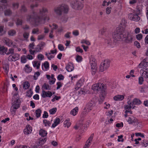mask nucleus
<instances>
[{"label":"nucleus","instance_id":"obj_1","mask_svg":"<svg viewBox=\"0 0 148 148\" xmlns=\"http://www.w3.org/2000/svg\"><path fill=\"white\" fill-rule=\"evenodd\" d=\"M48 12V10L47 8L42 7L37 12L34 11L31 14L27 15V21L31 23L34 22L35 25H38L43 20L44 14Z\"/></svg>","mask_w":148,"mask_h":148},{"label":"nucleus","instance_id":"obj_2","mask_svg":"<svg viewBox=\"0 0 148 148\" xmlns=\"http://www.w3.org/2000/svg\"><path fill=\"white\" fill-rule=\"evenodd\" d=\"M12 106L11 107L10 110L12 114L14 115L16 110L20 106V101L18 94H15L13 97Z\"/></svg>","mask_w":148,"mask_h":148},{"label":"nucleus","instance_id":"obj_3","mask_svg":"<svg viewBox=\"0 0 148 148\" xmlns=\"http://www.w3.org/2000/svg\"><path fill=\"white\" fill-rule=\"evenodd\" d=\"M69 10L68 6L65 4H62L58 5L54 8V11L55 13L58 16H60L63 12L67 13Z\"/></svg>","mask_w":148,"mask_h":148},{"label":"nucleus","instance_id":"obj_4","mask_svg":"<svg viewBox=\"0 0 148 148\" xmlns=\"http://www.w3.org/2000/svg\"><path fill=\"white\" fill-rule=\"evenodd\" d=\"M125 32H123L119 27H117L116 30L113 34V38L115 40H123L124 37L126 36H124Z\"/></svg>","mask_w":148,"mask_h":148},{"label":"nucleus","instance_id":"obj_5","mask_svg":"<svg viewBox=\"0 0 148 148\" xmlns=\"http://www.w3.org/2000/svg\"><path fill=\"white\" fill-rule=\"evenodd\" d=\"M71 7L75 10H81L84 7L83 4L79 1H74L71 3Z\"/></svg>","mask_w":148,"mask_h":148},{"label":"nucleus","instance_id":"obj_6","mask_svg":"<svg viewBox=\"0 0 148 148\" xmlns=\"http://www.w3.org/2000/svg\"><path fill=\"white\" fill-rule=\"evenodd\" d=\"M95 105V103L94 101L92 100L90 101L86 105L84 109V114H86L90 112L92 110Z\"/></svg>","mask_w":148,"mask_h":148},{"label":"nucleus","instance_id":"obj_7","mask_svg":"<svg viewBox=\"0 0 148 148\" xmlns=\"http://www.w3.org/2000/svg\"><path fill=\"white\" fill-rule=\"evenodd\" d=\"M110 62L109 61L106 60L104 61L101 63L99 67V70L101 72H103L106 70L109 66Z\"/></svg>","mask_w":148,"mask_h":148},{"label":"nucleus","instance_id":"obj_8","mask_svg":"<svg viewBox=\"0 0 148 148\" xmlns=\"http://www.w3.org/2000/svg\"><path fill=\"white\" fill-rule=\"evenodd\" d=\"M92 88L94 90L101 91L102 92L104 91L103 84L101 83L94 84L92 86Z\"/></svg>","mask_w":148,"mask_h":148},{"label":"nucleus","instance_id":"obj_9","mask_svg":"<svg viewBox=\"0 0 148 148\" xmlns=\"http://www.w3.org/2000/svg\"><path fill=\"white\" fill-rule=\"evenodd\" d=\"M148 66V58L144 59L138 65V67L141 69H148L147 67Z\"/></svg>","mask_w":148,"mask_h":148},{"label":"nucleus","instance_id":"obj_10","mask_svg":"<svg viewBox=\"0 0 148 148\" xmlns=\"http://www.w3.org/2000/svg\"><path fill=\"white\" fill-rule=\"evenodd\" d=\"M126 36V37H124V39L123 40H125L127 43H130L132 42L133 40V37L131 35L129 34L127 32H125L124 36Z\"/></svg>","mask_w":148,"mask_h":148},{"label":"nucleus","instance_id":"obj_11","mask_svg":"<svg viewBox=\"0 0 148 148\" xmlns=\"http://www.w3.org/2000/svg\"><path fill=\"white\" fill-rule=\"evenodd\" d=\"M19 58V54L15 53L10 55L8 58V60L10 61H15Z\"/></svg>","mask_w":148,"mask_h":148},{"label":"nucleus","instance_id":"obj_12","mask_svg":"<svg viewBox=\"0 0 148 148\" xmlns=\"http://www.w3.org/2000/svg\"><path fill=\"white\" fill-rule=\"evenodd\" d=\"M129 18L131 20L135 21H138L140 19V17L137 14L130 13L129 14Z\"/></svg>","mask_w":148,"mask_h":148},{"label":"nucleus","instance_id":"obj_13","mask_svg":"<svg viewBox=\"0 0 148 148\" xmlns=\"http://www.w3.org/2000/svg\"><path fill=\"white\" fill-rule=\"evenodd\" d=\"M140 72L142 76L148 80V69H141Z\"/></svg>","mask_w":148,"mask_h":148},{"label":"nucleus","instance_id":"obj_14","mask_svg":"<svg viewBox=\"0 0 148 148\" xmlns=\"http://www.w3.org/2000/svg\"><path fill=\"white\" fill-rule=\"evenodd\" d=\"M32 131V128L29 125H27L24 129L23 132L25 134L28 135L30 134Z\"/></svg>","mask_w":148,"mask_h":148},{"label":"nucleus","instance_id":"obj_15","mask_svg":"<svg viewBox=\"0 0 148 148\" xmlns=\"http://www.w3.org/2000/svg\"><path fill=\"white\" fill-rule=\"evenodd\" d=\"M4 42L6 45L8 47H10L13 46L14 47L16 46V45L14 44L12 41L8 38H5L4 39Z\"/></svg>","mask_w":148,"mask_h":148},{"label":"nucleus","instance_id":"obj_16","mask_svg":"<svg viewBox=\"0 0 148 148\" xmlns=\"http://www.w3.org/2000/svg\"><path fill=\"white\" fill-rule=\"evenodd\" d=\"M52 95V93L49 91H45L43 90L41 94L42 97L43 98H45L46 97H50Z\"/></svg>","mask_w":148,"mask_h":148},{"label":"nucleus","instance_id":"obj_17","mask_svg":"<svg viewBox=\"0 0 148 148\" xmlns=\"http://www.w3.org/2000/svg\"><path fill=\"white\" fill-rule=\"evenodd\" d=\"M7 51L8 49L7 48L3 46H0V54L1 55H3L6 54Z\"/></svg>","mask_w":148,"mask_h":148},{"label":"nucleus","instance_id":"obj_18","mask_svg":"<svg viewBox=\"0 0 148 148\" xmlns=\"http://www.w3.org/2000/svg\"><path fill=\"white\" fill-rule=\"evenodd\" d=\"M66 68L68 72H71L74 69L73 64L71 63H68L66 65Z\"/></svg>","mask_w":148,"mask_h":148},{"label":"nucleus","instance_id":"obj_19","mask_svg":"<svg viewBox=\"0 0 148 148\" xmlns=\"http://www.w3.org/2000/svg\"><path fill=\"white\" fill-rule=\"evenodd\" d=\"M124 98V96L123 95H117L114 96L113 99L116 101H120L122 100Z\"/></svg>","mask_w":148,"mask_h":148},{"label":"nucleus","instance_id":"obj_20","mask_svg":"<svg viewBox=\"0 0 148 148\" xmlns=\"http://www.w3.org/2000/svg\"><path fill=\"white\" fill-rule=\"evenodd\" d=\"M136 118L135 117L131 116L128 118V119L127 120L128 122L130 124H132L134 123V122L136 121Z\"/></svg>","mask_w":148,"mask_h":148},{"label":"nucleus","instance_id":"obj_21","mask_svg":"<svg viewBox=\"0 0 148 148\" xmlns=\"http://www.w3.org/2000/svg\"><path fill=\"white\" fill-rule=\"evenodd\" d=\"M29 32L25 31L23 34V37L24 40H26V41H28V38L29 37Z\"/></svg>","mask_w":148,"mask_h":148},{"label":"nucleus","instance_id":"obj_22","mask_svg":"<svg viewBox=\"0 0 148 148\" xmlns=\"http://www.w3.org/2000/svg\"><path fill=\"white\" fill-rule=\"evenodd\" d=\"M78 111V108L77 107H75L72 110L70 114H71L73 115V116L76 115Z\"/></svg>","mask_w":148,"mask_h":148},{"label":"nucleus","instance_id":"obj_23","mask_svg":"<svg viewBox=\"0 0 148 148\" xmlns=\"http://www.w3.org/2000/svg\"><path fill=\"white\" fill-rule=\"evenodd\" d=\"M60 122V120L59 118H57L54 121V123L52 125V127L54 128L59 124Z\"/></svg>","mask_w":148,"mask_h":148},{"label":"nucleus","instance_id":"obj_24","mask_svg":"<svg viewBox=\"0 0 148 148\" xmlns=\"http://www.w3.org/2000/svg\"><path fill=\"white\" fill-rule=\"evenodd\" d=\"M33 65L34 67H36L38 69H39L40 65V62L34 61L32 62Z\"/></svg>","mask_w":148,"mask_h":148},{"label":"nucleus","instance_id":"obj_25","mask_svg":"<svg viewBox=\"0 0 148 148\" xmlns=\"http://www.w3.org/2000/svg\"><path fill=\"white\" fill-rule=\"evenodd\" d=\"M71 123L69 121V119H67L65 120L64 122V127H67L68 128L71 125Z\"/></svg>","mask_w":148,"mask_h":148},{"label":"nucleus","instance_id":"obj_26","mask_svg":"<svg viewBox=\"0 0 148 148\" xmlns=\"http://www.w3.org/2000/svg\"><path fill=\"white\" fill-rule=\"evenodd\" d=\"M47 132L46 131L43 129H41L39 131V134L41 136L44 137L47 135Z\"/></svg>","mask_w":148,"mask_h":148},{"label":"nucleus","instance_id":"obj_27","mask_svg":"<svg viewBox=\"0 0 148 148\" xmlns=\"http://www.w3.org/2000/svg\"><path fill=\"white\" fill-rule=\"evenodd\" d=\"M141 103V102L140 100L137 99H134L132 103L134 105H139Z\"/></svg>","mask_w":148,"mask_h":148},{"label":"nucleus","instance_id":"obj_28","mask_svg":"<svg viewBox=\"0 0 148 148\" xmlns=\"http://www.w3.org/2000/svg\"><path fill=\"white\" fill-rule=\"evenodd\" d=\"M29 86L30 84L28 82H25L23 84V88L25 90L28 89L29 88Z\"/></svg>","mask_w":148,"mask_h":148},{"label":"nucleus","instance_id":"obj_29","mask_svg":"<svg viewBox=\"0 0 148 148\" xmlns=\"http://www.w3.org/2000/svg\"><path fill=\"white\" fill-rule=\"evenodd\" d=\"M4 13L5 16H10L12 14V12L10 9H8L5 10L4 12Z\"/></svg>","mask_w":148,"mask_h":148},{"label":"nucleus","instance_id":"obj_30","mask_svg":"<svg viewBox=\"0 0 148 148\" xmlns=\"http://www.w3.org/2000/svg\"><path fill=\"white\" fill-rule=\"evenodd\" d=\"M40 33L39 29L38 28L33 29L32 31V34H38Z\"/></svg>","mask_w":148,"mask_h":148},{"label":"nucleus","instance_id":"obj_31","mask_svg":"<svg viewBox=\"0 0 148 148\" xmlns=\"http://www.w3.org/2000/svg\"><path fill=\"white\" fill-rule=\"evenodd\" d=\"M41 110L39 109H38L35 111L36 116L37 118L40 116L41 113Z\"/></svg>","mask_w":148,"mask_h":148},{"label":"nucleus","instance_id":"obj_32","mask_svg":"<svg viewBox=\"0 0 148 148\" xmlns=\"http://www.w3.org/2000/svg\"><path fill=\"white\" fill-rule=\"evenodd\" d=\"M16 33V31L14 30H10L8 32V35L11 36H14L15 35Z\"/></svg>","mask_w":148,"mask_h":148},{"label":"nucleus","instance_id":"obj_33","mask_svg":"<svg viewBox=\"0 0 148 148\" xmlns=\"http://www.w3.org/2000/svg\"><path fill=\"white\" fill-rule=\"evenodd\" d=\"M95 60L94 57L92 56H91L90 58V64H96L95 62Z\"/></svg>","mask_w":148,"mask_h":148},{"label":"nucleus","instance_id":"obj_34","mask_svg":"<svg viewBox=\"0 0 148 148\" xmlns=\"http://www.w3.org/2000/svg\"><path fill=\"white\" fill-rule=\"evenodd\" d=\"M135 107V106H134L133 105H126L125 106V110H129L132 108H134Z\"/></svg>","mask_w":148,"mask_h":148},{"label":"nucleus","instance_id":"obj_35","mask_svg":"<svg viewBox=\"0 0 148 148\" xmlns=\"http://www.w3.org/2000/svg\"><path fill=\"white\" fill-rule=\"evenodd\" d=\"M19 6V4L18 3H14L12 4V7L13 9H17Z\"/></svg>","mask_w":148,"mask_h":148},{"label":"nucleus","instance_id":"obj_36","mask_svg":"<svg viewBox=\"0 0 148 148\" xmlns=\"http://www.w3.org/2000/svg\"><path fill=\"white\" fill-rule=\"evenodd\" d=\"M21 12H27V9L25 5H23L21 6Z\"/></svg>","mask_w":148,"mask_h":148},{"label":"nucleus","instance_id":"obj_37","mask_svg":"<svg viewBox=\"0 0 148 148\" xmlns=\"http://www.w3.org/2000/svg\"><path fill=\"white\" fill-rule=\"evenodd\" d=\"M43 123L44 124L45 126H50L51 123L50 121H47V120L45 119L43 121Z\"/></svg>","mask_w":148,"mask_h":148},{"label":"nucleus","instance_id":"obj_38","mask_svg":"<svg viewBox=\"0 0 148 148\" xmlns=\"http://www.w3.org/2000/svg\"><path fill=\"white\" fill-rule=\"evenodd\" d=\"M33 93L32 90L31 89L28 90L27 92V96L29 97H30L32 96Z\"/></svg>","mask_w":148,"mask_h":148},{"label":"nucleus","instance_id":"obj_39","mask_svg":"<svg viewBox=\"0 0 148 148\" xmlns=\"http://www.w3.org/2000/svg\"><path fill=\"white\" fill-rule=\"evenodd\" d=\"M23 23V21L19 18L17 19L16 22V24L17 25H21Z\"/></svg>","mask_w":148,"mask_h":148},{"label":"nucleus","instance_id":"obj_40","mask_svg":"<svg viewBox=\"0 0 148 148\" xmlns=\"http://www.w3.org/2000/svg\"><path fill=\"white\" fill-rule=\"evenodd\" d=\"M42 49L38 44L35 48V51L36 52L40 51Z\"/></svg>","mask_w":148,"mask_h":148},{"label":"nucleus","instance_id":"obj_41","mask_svg":"<svg viewBox=\"0 0 148 148\" xmlns=\"http://www.w3.org/2000/svg\"><path fill=\"white\" fill-rule=\"evenodd\" d=\"M56 108H54L50 110L49 111V112L50 114H54L56 112Z\"/></svg>","mask_w":148,"mask_h":148},{"label":"nucleus","instance_id":"obj_42","mask_svg":"<svg viewBox=\"0 0 148 148\" xmlns=\"http://www.w3.org/2000/svg\"><path fill=\"white\" fill-rule=\"evenodd\" d=\"M42 145L39 142H37L34 146L33 148H39Z\"/></svg>","mask_w":148,"mask_h":148},{"label":"nucleus","instance_id":"obj_43","mask_svg":"<svg viewBox=\"0 0 148 148\" xmlns=\"http://www.w3.org/2000/svg\"><path fill=\"white\" fill-rule=\"evenodd\" d=\"M40 75V73L39 72H37L35 73L34 75V79L35 80H36Z\"/></svg>","mask_w":148,"mask_h":148},{"label":"nucleus","instance_id":"obj_44","mask_svg":"<svg viewBox=\"0 0 148 148\" xmlns=\"http://www.w3.org/2000/svg\"><path fill=\"white\" fill-rule=\"evenodd\" d=\"M81 43L82 44L85 43L86 44L88 45H90V43L89 41L85 40H82Z\"/></svg>","mask_w":148,"mask_h":148},{"label":"nucleus","instance_id":"obj_45","mask_svg":"<svg viewBox=\"0 0 148 148\" xmlns=\"http://www.w3.org/2000/svg\"><path fill=\"white\" fill-rule=\"evenodd\" d=\"M43 66L46 69H48L49 67V64L47 61L45 62L43 64Z\"/></svg>","mask_w":148,"mask_h":148},{"label":"nucleus","instance_id":"obj_46","mask_svg":"<svg viewBox=\"0 0 148 148\" xmlns=\"http://www.w3.org/2000/svg\"><path fill=\"white\" fill-rule=\"evenodd\" d=\"M14 52V49L12 48H10L9 49L8 52H7L6 54L8 55L10 54H12Z\"/></svg>","mask_w":148,"mask_h":148},{"label":"nucleus","instance_id":"obj_47","mask_svg":"<svg viewBox=\"0 0 148 148\" xmlns=\"http://www.w3.org/2000/svg\"><path fill=\"white\" fill-rule=\"evenodd\" d=\"M43 87L46 90H50V87L49 86L48 84H47L46 83H45L43 85Z\"/></svg>","mask_w":148,"mask_h":148},{"label":"nucleus","instance_id":"obj_48","mask_svg":"<svg viewBox=\"0 0 148 148\" xmlns=\"http://www.w3.org/2000/svg\"><path fill=\"white\" fill-rule=\"evenodd\" d=\"M144 81L143 77H140L138 78V83L140 84H143V82Z\"/></svg>","mask_w":148,"mask_h":148},{"label":"nucleus","instance_id":"obj_49","mask_svg":"<svg viewBox=\"0 0 148 148\" xmlns=\"http://www.w3.org/2000/svg\"><path fill=\"white\" fill-rule=\"evenodd\" d=\"M105 42L108 45H111L112 43V41L110 38H109L105 40Z\"/></svg>","mask_w":148,"mask_h":148},{"label":"nucleus","instance_id":"obj_50","mask_svg":"<svg viewBox=\"0 0 148 148\" xmlns=\"http://www.w3.org/2000/svg\"><path fill=\"white\" fill-rule=\"evenodd\" d=\"M136 37L138 40H140L142 39L143 35L141 34H137L136 35Z\"/></svg>","mask_w":148,"mask_h":148},{"label":"nucleus","instance_id":"obj_51","mask_svg":"<svg viewBox=\"0 0 148 148\" xmlns=\"http://www.w3.org/2000/svg\"><path fill=\"white\" fill-rule=\"evenodd\" d=\"M35 46V44L34 42H32L30 43L29 45V49H32L34 48V47Z\"/></svg>","mask_w":148,"mask_h":148},{"label":"nucleus","instance_id":"obj_52","mask_svg":"<svg viewBox=\"0 0 148 148\" xmlns=\"http://www.w3.org/2000/svg\"><path fill=\"white\" fill-rule=\"evenodd\" d=\"M4 27L0 25V34L2 35L4 34Z\"/></svg>","mask_w":148,"mask_h":148},{"label":"nucleus","instance_id":"obj_53","mask_svg":"<svg viewBox=\"0 0 148 148\" xmlns=\"http://www.w3.org/2000/svg\"><path fill=\"white\" fill-rule=\"evenodd\" d=\"M15 148H30L29 147H28L25 145H17L16 146Z\"/></svg>","mask_w":148,"mask_h":148},{"label":"nucleus","instance_id":"obj_54","mask_svg":"<svg viewBox=\"0 0 148 148\" xmlns=\"http://www.w3.org/2000/svg\"><path fill=\"white\" fill-rule=\"evenodd\" d=\"M111 10V8L110 7H108L106 9V11L107 14H109L110 13Z\"/></svg>","mask_w":148,"mask_h":148},{"label":"nucleus","instance_id":"obj_55","mask_svg":"<svg viewBox=\"0 0 148 148\" xmlns=\"http://www.w3.org/2000/svg\"><path fill=\"white\" fill-rule=\"evenodd\" d=\"M46 138H43L42 139H40L39 142L41 145H42L46 141Z\"/></svg>","mask_w":148,"mask_h":148},{"label":"nucleus","instance_id":"obj_56","mask_svg":"<svg viewBox=\"0 0 148 148\" xmlns=\"http://www.w3.org/2000/svg\"><path fill=\"white\" fill-rule=\"evenodd\" d=\"M136 121L134 122V125L136 126L137 127H140V126L139 125V123L138 122V120L136 119V120L135 121Z\"/></svg>","mask_w":148,"mask_h":148},{"label":"nucleus","instance_id":"obj_57","mask_svg":"<svg viewBox=\"0 0 148 148\" xmlns=\"http://www.w3.org/2000/svg\"><path fill=\"white\" fill-rule=\"evenodd\" d=\"M64 76L62 74L59 75L57 77V79L59 80H61L64 79Z\"/></svg>","mask_w":148,"mask_h":148},{"label":"nucleus","instance_id":"obj_58","mask_svg":"<svg viewBox=\"0 0 148 148\" xmlns=\"http://www.w3.org/2000/svg\"><path fill=\"white\" fill-rule=\"evenodd\" d=\"M45 37L44 35H40L38 36L37 39L38 40H40L43 39Z\"/></svg>","mask_w":148,"mask_h":148},{"label":"nucleus","instance_id":"obj_59","mask_svg":"<svg viewBox=\"0 0 148 148\" xmlns=\"http://www.w3.org/2000/svg\"><path fill=\"white\" fill-rule=\"evenodd\" d=\"M57 87L56 88L57 90L59 89L62 85V84L60 82H57Z\"/></svg>","mask_w":148,"mask_h":148},{"label":"nucleus","instance_id":"obj_60","mask_svg":"<svg viewBox=\"0 0 148 148\" xmlns=\"http://www.w3.org/2000/svg\"><path fill=\"white\" fill-rule=\"evenodd\" d=\"M135 134L137 136H140L143 138L144 137V135L140 133H136Z\"/></svg>","mask_w":148,"mask_h":148},{"label":"nucleus","instance_id":"obj_61","mask_svg":"<svg viewBox=\"0 0 148 148\" xmlns=\"http://www.w3.org/2000/svg\"><path fill=\"white\" fill-rule=\"evenodd\" d=\"M48 116V114L46 111H45L44 112V114L43 115L42 117L43 118H47Z\"/></svg>","mask_w":148,"mask_h":148},{"label":"nucleus","instance_id":"obj_62","mask_svg":"<svg viewBox=\"0 0 148 148\" xmlns=\"http://www.w3.org/2000/svg\"><path fill=\"white\" fill-rule=\"evenodd\" d=\"M58 48L60 50L63 51L64 50V48L62 45L60 44L58 45Z\"/></svg>","mask_w":148,"mask_h":148},{"label":"nucleus","instance_id":"obj_63","mask_svg":"<svg viewBox=\"0 0 148 148\" xmlns=\"http://www.w3.org/2000/svg\"><path fill=\"white\" fill-rule=\"evenodd\" d=\"M134 44L135 45H136V46L137 47V48H139L140 47V43L137 41H135L134 42Z\"/></svg>","mask_w":148,"mask_h":148},{"label":"nucleus","instance_id":"obj_64","mask_svg":"<svg viewBox=\"0 0 148 148\" xmlns=\"http://www.w3.org/2000/svg\"><path fill=\"white\" fill-rule=\"evenodd\" d=\"M61 20L62 22L65 23L67 21V18L66 17H62Z\"/></svg>","mask_w":148,"mask_h":148}]
</instances>
